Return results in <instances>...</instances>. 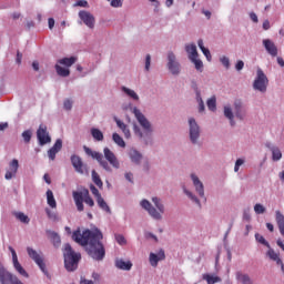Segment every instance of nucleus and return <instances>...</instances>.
I'll use <instances>...</instances> for the list:
<instances>
[{
  "label": "nucleus",
  "mask_w": 284,
  "mask_h": 284,
  "mask_svg": "<svg viewBox=\"0 0 284 284\" xmlns=\"http://www.w3.org/2000/svg\"><path fill=\"white\" fill-rule=\"evenodd\" d=\"M133 114L135 119L139 121L140 125H142L144 130L145 136H150L152 134V124H150V121H148V118L141 113V110L134 108Z\"/></svg>",
  "instance_id": "nucleus-10"
},
{
  "label": "nucleus",
  "mask_w": 284,
  "mask_h": 284,
  "mask_svg": "<svg viewBox=\"0 0 284 284\" xmlns=\"http://www.w3.org/2000/svg\"><path fill=\"white\" fill-rule=\"evenodd\" d=\"M191 179L193 181V185L196 190V192L199 193V196H201L202 199L205 197V190L203 186V182L201 180H199V176L191 174Z\"/></svg>",
  "instance_id": "nucleus-22"
},
{
  "label": "nucleus",
  "mask_w": 284,
  "mask_h": 284,
  "mask_svg": "<svg viewBox=\"0 0 284 284\" xmlns=\"http://www.w3.org/2000/svg\"><path fill=\"white\" fill-rule=\"evenodd\" d=\"M254 212L255 214H265L266 209L263 206V204L257 203L254 205Z\"/></svg>",
  "instance_id": "nucleus-48"
},
{
  "label": "nucleus",
  "mask_w": 284,
  "mask_h": 284,
  "mask_svg": "<svg viewBox=\"0 0 284 284\" xmlns=\"http://www.w3.org/2000/svg\"><path fill=\"white\" fill-rule=\"evenodd\" d=\"M206 105H207L209 110L214 112V110H216V97L209 99L206 102Z\"/></svg>",
  "instance_id": "nucleus-45"
},
{
  "label": "nucleus",
  "mask_w": 284,
  "mask_h": 284,
  "mask_svg": "<svg viewBox=\"0 0 284 284\" xmlns=\"http://www.w3.org/2000/svg\"><path fill=\"white\" fill-rule=\"evenodd\" d=\"M184 193L186 194V196H189V199H191V201H194V203H196L197 205H201V201H199V197L192 194V192L184 190Z\"/></svg>",
  "instance_id": "nucleus-50"
},
{
  "label": "nucleus",
  "mask_w": 284,
  "mask_h": 284,
  "mask_svg": "<svg viewBox=\"0 0 284 284\" xmlns=\"http://www.w3.org/2000/svg\"><path fill=\"white\" fill-rule=\"evenodd\" d=\"M115 241L119 243V245H126L128 241L125 240V236L121 234H115Z\"/></svg>",
  "instance_id": "nucleus-51"
},
{
  "label": "nucleus",
  "mask_w": 284,
  "mask_h": 284,
  "mask_svg": "<svg viewBox=\"0 0 284 284\" xmlns=\"http://www.w3.org/2000/svg\"><path fill=\"white\" fill-rule=\"evenodd\" d=\"M74 6L79 7V8H88V1L87 0H79V1L75 2Z\"/></svg>",
  "instance_id": "nucleus-59"
},
{
  "label": "nucleus",
  "mask_w": 284,
  "mask_h": 284,
  "mask_svg": "<svg viewBox=\"0 0 284 284\" xmlns=\"http://www.w3.org/2000/svg\"><path fill=\"white\" fill-rule=\"evenodd\" d=\"M0 283L1 284H23L17 275L8 272L6 267L1 266L0 264Z\"/></svg>",
  "instance_id": "nucleus-9"
},
{
  "label": "nucleus",
  "mask_w": 284,
  "mask_h": 284,
  "mask_svg": "<svg viewBox=\"0 0 284 284\" xmlns=\"http://www.w3.org/2000/svg\"><path fill=\"white\" fill-rule=\"evenodd\" d=\"M72 240L82 245L87 246V252L94 261H103L105 258V246H103V233L101 230L95 229L93 231L85 230L81 233V230H77L72 234Z\"/></svg>",
  "instance_id": "nucleus-1"
},
{
  "label": "nucleus",
  "mask_w": 284,
  "mask_h": 284,
  "mask_svg": "<svg viewBox=\"0 0 284 284\" xmlns=\"http://www.w3.org/2000/svg\"><path fill=\"white\" fill-rule=\"evenodd\" d=\"M63 256L64 267L67 272H74V270L79 267V261H81V253L74 252V250H72V245L65 244Z\"/></svg>",
  "instance_id": "nucleus-4"
},
{
  "label": "nucleus",
  "mask_w": 284,
  "mask_h": 284,
  "mask_svg": "<svg viewBox=\"0 0 284 284\" xmlns=\"http://www.w3.org/2000/svg\"><path fill=\"white\" fill-rule=\"evenodd\" d=\"M77 63V58L71 57V58H63L58 60L59 65H64L65 68H72Z\"/></svg>",
  "instance_id": "nucleus-31"
},
{
  "label": "nucleus",
  "mask_w": 284,
  "mask_h": 284,
  "mask_svg": "<svg viewBox=\"0 0 284 284\" xmlns=\"http://www.w3.org/2000/svg\"><path fill=\"white\" fill-rule=\"evenodd\" d=\"M255 239H256L257 243H261L262 245H265V247H270V242L266 241L263 235L256 233Z\"/></svg>",
  "instance_id": "nucleus-47"
},
{
  "label": "nucleus",
  "mask_w": 284,
  "mask_h": 284,
  "mask_svg": "<svg viewBox=\"0 0 284 284\" xmlns=\"http://www.w3.org/2000/svg\"><path fill=\"white\" fill-rule=\"evenodd\" d=\"M166 65L171 74H174V75L181 74V63L176 61V55L172 51L168 53Z\"/></svg>",
  "instance_id": "nucleus-11"
},
{
  "label": "nucleus",
  "mask_w": 284,
  "mask_h": 284,
  "mask_svg": "<svg viewBox=\"0 0 284 284\" xmlns=\"http://www.w3.org/2000/svg\"><path fill=\"white\" fill-rule=\"evenodd\" d=\"M191 61L194 63L195 70H197V72H203V61H201L199 58H193Z\"/></svg>",
  "instance_id": "nucleus-44"
},
{
  "label": "nucleus",
  "mask_w": 284,
  "mask_h": 284,
  "mask_svg": "<svg viewBox=\"0 0 284 284\" xmlns=\"http://www.w3.org/2000/svg\"><path fill=\"white\" fill-rule=\"evenodd\" d=\"M90 191L93 194V196H95V199H99V196H101L99 189H97V186H94V184L90 185Z\"/></svg>",
  "instance_id": "nucleus-53"
},
{
  "label": "nucleus",
  "mask_w": 284,
  "mask_h": 284,
  "mask_svg": "<svg viewBox=\"0 0 284 284\" xmlns=\"http://www.w3.org/2000/svg\"><path fill=\"white\" fill-rule=\"evenodd\" d=\"M97 203L99 205V207L101 210H103L104 212H108V214H110L112 211L110 210V206L108 205V202H105V200L103 199V196H99L97 199Z\"/></svg>",
  "instance_id": "nucleus-34"
},
{
  "label": "nucleus",
  "mask_w": 284,
  "mask_h": 284,
  "mask_svg": "<svg viewBox=\"0 0 284 284\" xmlns=\"http://www.w3.org/2000/svg\"><path fill=\"white\" fill-rule=\"evenodd\" d=\"M27 253L30 260L33 261L36 265H38V267H40L41 272H43L45 276H48V268L45 267V260L43 257V253L38 252L30 246L27 247Z\"/></svg>",
  "instance_id": "nucleus-7"
},
{
  "label": "nucleus",
  "mask_w": 284,
  "mask_h": 284,
  "mask_svg": "<svg viewBox=\"0 0 284 284\" xmlns=\"http://www.w3.org/2000/svg\"><path fill=\"white\" fill-rule=\"evenodd\" d=\"M91 134L95 141H103V132L99 129H91Z\"/></svg>",
  "instance_id": "nucleus-43"
},
{
  "label": "nucleus",
  "mask_w": 284,
  "mask_h": 284,
  "mask_svg": "<svg viewBox=\"0 0 284 284\" xmlns=\"http://www.w3.org/2000/svg\"><path fill=\"white\" fill-rule=\"evenodd\" d=\"M266 256H268V258H271V261H275L277 263V265L283 264V260H281V257L278 256V253H275V251L271 246L268 247Z\"/></svg>",
  "instance_id": "nucleus-32"
},
{
  "label": "nucleus",
  "mask_w": 284,
  "mask_h": 284,
  "mask_svg": "<svg viewBox=\"0 0 284 284\" xmlns=\"http://www.w3.org/2000/svg\"><path fill=\"white\" fill-rule=\"evenodd\" d=\"M149 261L152 267H158L159 261H165V251L160 250L158 254L150 253Z\"/></svg>",
  "instance_id": "nucleus-19"
},
{
  "label": "nucleus",
  "mask_w": 284,
  "mask_h": 284,
  "mask_svg": "<svg viewBox=\"0 0 284 284\" xmlns=\"http://www.w3.org/2000/svg\"><path fill=\"white\" fill-rule=\"evenodd\" d=\"M73 201L75 203V207L78 212H83L84 206L83 203L89 205V207H94V200L90 196V191L88 189H84L83 191H73Z\"/></svg>",
  "instance_id": "nucleus-5"
},
{
  "label": "nucleus",
  "mask_w": 284,
  "mask_h": 284,
  "mask_svg": "<svg viewBox=\"0 0 284 284\" xmlns=\"http://www.w3.org/2000/svg\"><path fill=\"white\" fill-rule=\"evenodd\" d=\"M92 181L98 187H103V181H101V176L94 170L92 171Z\"/></svg>",
  "instance_id": "nucleus-39"
},
{
  "label": "nucleus",
  "mask_w": 284,
  "mask_h": 284,
  "mask_svg": "<svg viewBox=\"0 0 284 284\" xmlns=\"http://www.w3.org/2000/svg\"><path fill=\"white\" fill-rule=\"evenodd\" d=\"M265 148L271 150L273 161H281V159H283V153L281 152V149H278V146L272 144L271 142H266Z\"/></svg>",
  "instance_id": "nucleus-20"
},
{
  "label": "nucleus",
  "mask_w": 284,
  "mask_h": 284,
  "mask_svg": "<svg viewBox=\"0 0 284 284\" xmlns=\"http://www.w3.org/2000/svg\"><path fill=\"white\" fill-rule=\"evenodd\" d=\"M115 267H118V270H123L124 272H130V270H132V262L130 261H123V260H115Z\"/></svg>",
  "instance_id": "nucleus-25"
},
{
  "label": "nucleus",
  "mask_w": 284,
  "mask_h": 284,
  "mask_svg": "<svg viewBox=\"0 0 284 284\" xmlns=\"http://www.w3.org/2000/svg\"><path fill=\"white\" fill-rule=\"evenodd\" d=\"M189 125L191 143H196V141H199V136H201V128L199 126L194 118L189 119Z\"/></svg>",
  "instance_id": "nucleus-14"
},
{
  "label": "nucleus",
  "mask_w": 284,
  "mask_h": 284,
  "mask_svg": "<svg viewBox=\"0 0 284 284\" xmlns=\"http://www.w3.org/2000/svg\"><path fill=\"white\" fill-rule=\"evenodd\" d=\"M220 61H221L222 65H224V68H226V70H230V58L224 55L220 59Z\"/></svg>",
  "instance_id": "nucleus-52"
},
{
  "label": "nucleus",
  "mask_w": 284,
  "mask_h": 284,
  "mask_svg": "<svg viewBox=\"0 0 284 284\" xmlns=\"http://www.w3.org/2000/svg\"><path fill=\"white\" fill-rule=\"evenodd\" d=\"M14 216L18 221H20V223H24L27 225L30 223V217H28V215H26L23 212H16Z\"/></svg>",
  "instance_id": "nucleus-37"
},
{
  "label": "nucleus",
  "mask_w": 284,
  "mask_h": 284,
  "mask_svg": "<svg viewBox=\"0 0 284 284\" xmlns=\"http://www.w3.org/2000/svg\"><path fill=\"white\" fill-rule=\"evenodd\" d=\"M45 214L48 219H50V221H59V216L57 215V213L48 207L45 209Z\"/></svg>",
  "instance_id": "nucleus-46"
},
{
  "label": "nucleus",
  "mask_w": 284,
  "mask_h": 284,
  "mask_svg": "<svg viewBox=\"0 0 284 284\" xmlns=\"http://www.w3.org/2000/svg\"><path fill=\"white\" fill-rule=\"evenodd\" d=\"M263 30H270V20L263 22Z\"/></svg>",
  "instance_id": "nucleus-63"
},
{
  "label": "nucleus",
  "mask_w": 284,
  "mask_h": 284,
  "mask_svg": "<svg viewBox=\"0 0 284 284\" xmlns=\"http://www.w3.org/2000/svg\"><path fill=\"white\" fill-rule=\"evenodd\" d=\"M80 284H94V282L90 281V280H85V278H81Z\"/></svg>",
  "instance_id": "nucleus-64"
},
{
  "label": "nucleus",
  "mask_w": 284,
  "mask_h": 284,
  "mask_svg": "<svg viewBox=\"0 0 284 284\" xmlns=\"http://www.w3.org/2000/svg\"><path fill=\"white\" fill-rule=\"evenodd\" d=\"M234 112L235 116L240 119V121H243L245 119V110L243 109V102L240 100H236L234 102Z\"/></svg>",
  "instance_id": "nucleus-24"
},
{
  "label": "nucleus",
  "mask_w": 284,
  "mask_h": 284,
  "mask_svg": "<svg viewBox=\"0 0 284 284\" xmlns=\"http://www.w3.org/2000/svg\"><path fill=\"white\" fill-rule=\"evenodd\" d=\"M22 138L24 143H30V141L32 140V131L27 130L22 133Z\"/></svg>",
  "instance_id": "nucleus-49"
},
{
  "label": "nucleus",
  "mask_w": 284,
  "mask_h": 284,
  "mask_svg": "<svg viewBox=\"0 0 284 284\" xmlns=\"http://www.w3.org/2000/svg\"><path fill=\"white\" fill-rule=\"evenodd\" d=\"M19 172V160L13 159L10 163H9V169L7 170L6 174H4V179L7 181H10L11 179H14V176H17V173Z\"/></svg>",
  "instance_id": "nucleus-17"
},
{
  "label": "nucleus",
  "mask_w": 284,
  "mask_h": 284,
  "mask_svg": "<svg viewBox=\"0 0 284 284\" xmlns=\"http://www.w3.org/2000/svg\"><path fill=\"white\" fill-rule=\"evenodd\" d=\"M204 281H206L207 284H214V283H220L221 277L219 276H212L210 274L203 275Z\"/></svg>",
  "instance_id": "nucleus-40"
},
{
  "label": "nucleus",
  "mask_w": 284,
  "mask_h": 284,
  "mask_svg": "<svg viewBox=\"0 0 284 284\" xmlns=\"http://www.w3.org/2000/svg\"><path fill=\"white\" fill-rule=\"evenodd\" d=\"M63 108L64 110H68V111L72 110V100L70 99L64 100Z\"/></svg>",
  "instance_id": "nucleus-55"
},
{
  "label": "nucleus",
  "mask_w": 284,
  "mask_h": 284,
  "mask_svg": "<svg viewBox=\"0 0 284 284\" xmlns=\"http://www.w3.org/2000/svg\"><path fill=\"white\" fill-rule=\"evenodd\" d=\"M115 123H116L118 128H120V130H122L125 139H130L131 133H130V129H128V125L125 123H123V121H121L116 118H115Z\"/></svg>",
  "instance_id": "nucleus-33"
},
{
  "label": "nucleus",
  "mask_w": 284,
  "mask_h": 284,
  "mask_svg": "<svg viewBox=\"0 0 284 284\" xmlns=\"http://www.w3.org/2000/svg\"><path fill=\"white\" fill-rule=\"evenodd\" d=\"M84 152L88 154V156H92L98 161V163L105 170V172H112L113 166L115 170H119L121 168V163L119 162V159L112 152L109 148H104V159H103V153H99L97 151H92V149L84 146ZM110 163V164H109ZM111 165V166H110Z\"/></svg>",
  "instance_id": "nucleus-2"
},
{
  "label": "nucleus",
  "mask_w": 284,
  "mask_h": 284,
  "mask_svg": "<svg viewBox=\"0 0 284 284\" xmlns=\"http://www.w3.org/2000/svg\"><path fill=\"white\" fill-rule=\"evenodd\" d=\"M185 51L187 52L189 54V59L190 61L192 59H199V51H196V44H187L185 47Z\"/></svg>",
  "instance_id": "nucleus-28"
},
{
  "label": "nucleus",
  "mask_w": 284,
  "mask_h": 284,
  "mask_svg": "<svg viewBox=\"0 0 284 284\" xmlns=\"http://www.w3.org/2000/svg\"><path fill=\"white\" fill-rule=\"evenodd\" d=\"M129 155H130L132 163H136V165H139L141 163V160L143 159V155L134 149H132L129 152Z\"/></svg>",
  "instance_id": "nucleus-30"
},
{
  "label": "nucleus",
  "mask_w": 284,
  "mask_h": 284,
  "mask_svg": "<svg viewBox=\"0 0 284 284\" xmlns=\"http://www.w3.org/2000/svg\"><path fill=\"white\" fill-rule=\"evenodd\" d=\"M112 139H113L114 143H116V145H119V148H125V141H123V138H121V135H119V133H113Z\"/></svg>",
  "instance_id": "nucleus-41"
},
{
  "label": "nucleus",
  "mask_w": 284,
  "mask_h": 284,
  "mask_svg": "<svg viewBox=\"0 0 284 284\" xmlns=\"http://www.w3.org/2000/svg\"><path fill=\"white\" fill-rule=\"evenodd\" d=\"M79 18L84 23V26H87V28H90L91 30L94 29V23L97 22V20L94 19V16L90 13V11H80Z\"/></svg>",
  "instance_id": "nucleus-16"
},
{
  "label": "nucleus",
  "mask_w": 284,
  "mask_h": 284,
  "mask_svg": "<svg viewBox=\"0 0 284 284\" xmlns=\"http://www.w3.org/2000/svg\"><path fill=\"white\" fill-rule=\"evenodd\" d=\"M152 64V57L150 54H146L145 57V70L146 72H150V65Z\"/></svg>",
  "instance_id": "nucleus-54"
},
{
  "label": "nucleus",
  "mask_w": 284,
  "mask_h": 284,
  "mask_svg": "<svg viewBox=\"0 0 284 284\" xmlns=\"http://www.w3.org/2000/svg\"><path fill=\"white\" fill-rule=\"evenodd\" d=\"M47 203L49 207H51L52 210H57V200L54 199V193L52 192V190L47 191Z\"/></svg>",
  "instance_id": "nucleus-29"
},
{
  "label": "nucleus",
  "mask_w": 284,
  "mask_h": 284,
  "mask_svg": "<svg viewBox=\"0 0 284 284\" xmlns=\"http://www.w3.org/2000/svg\"><path fill=\"white\" fill-rule=\"evenodd\" d=\"M243 68H245V62H243V60H239L235 64V69L237 70V72H241Z\"/></svg>",
  "instance_id": "nucleus-57"
},
{
  "label": "nucleus",
  "mask_w": 284,
  "mask_h": 284,
  "mask_svg": "<svg viewBox=\"0 0 284 284\" xmlns=\"http://www.w3.org/2000/svg\"><path fill=\"white\" fill-rule=\"evenodd\" d=\"M27 253L30 260L33 261L36 265H38V267H40L41 272H43L45 276H48V268L45 267V260L43 257V253L38 252L30 246L27 247Z\"/></svg>",
  "instance_id": "nucleus-6"
},
{
  "label": "nucleus",
  "mask_w": 284,
  "mask_h": 284,
  "mask_svg": "<svg viewBox=\"0 0 284 284\" xmlns=\"http://www.w3.org/2000/svg\"><path fill=\"white\" fill-rule=\"evenodd\" d=\"M250 19L252 20L253 23H257L258 16H256L254 12H251L250 13Z\"/></svg>",
  "instance_id": "nucleus-60"
},
{
  "label": "nucleus",
  "mask_w": 284,
  "mask_h": 284,
  "mask_svg": "<svg viewBox=\"0 0 284 284\" xmlns=\"http://www.w3.org/2000/svg\"><path fill=\"white\" fill-rule=\"evenodd\" d=\"M37 138L40 145H47V143L52 142V138H50V133L48 132V126L45 124L39 125Z\"/></svg>",
  "instance_id": "nucleus-12"
},
{
  "label": "nucleus",
  "mask_w": 284,
  "mask_h": 284,
  "mask_svg": "<svg viewBox=\"0 0 284 284\" xmlns=\"http://www.w3.org/2000/svg\"><path fill=\"white\" fill-rule=\"evenodd\" d=\"M235 278L239 284H254V280L247 273H243L242 271H237L235 273Z\"/></svg>",
  "instance_id": "nucleus-23"
},
{
  "label": "nucleus",
  "mask_w": 284,
  "mask_h": 284,
  "mask_svg": "<svg viewBox=\"0 0 284 284\" xmlns=\"http://www.w3.org/2000/svg\"><path fill=\"white\" fill-rule=\"evenodd\" d=\"M55 72L59 77H70V69L61 67V64H55Z\"/></svg>",
  "instance_id": "nucleus-35"
},
{
  "label": "nucleus",
  "mask_w": 284,
  "mask_h": 284,
  "mask_svg": "<svg viewBox=\"0 0 284 284\" xmlns=\"http://www.w3.org/2000/svg\"><path fill=\"white\" fill-rule=\"evenodd\" d=\"M9 252H11L12 263H13V267H14L16 272H18V274H20V276L28 278L30 275L28 274L26 268H23L21 263H19V257L17 256V251H14V248L12 246H9Z\"/></svg>",
  "instance_id": "nucleus-13"
},
{
  "label": "nucleus",
  "mask_w": 284,
  "mask_h": 284,
  "mask_svg": "<svg viewBox=\"0 0 284 284\" xmlns=\"http://www.w3.org/2000/svg\"><path fill=\"white\" fill-rule=\"evenodd\" d=\"M47 235L51 243H53L54 247H59V245H61V236H59V233L54 231H47Z\"/></svg>",
  "instance_id": "nucleus-27"
},
{
  "label": "nucleus",
  "mask_w": 284,
  "mask_h": 284,
  "mask_svg": "<svg viewBox=\"0 0 284 284\" xmlns=\"http://www.w3.org/2000/svg\"><path fill=\"white\" fill-rule=\"evenodd\" d=\"M133 132L135 136H139V139H143V133L141 132V129L139 126L134 125Z\"/></svg>",
  "instance_id": "nucleus-58"
},
{
  "label": "nucleus",
  "mask_w": 284,
  "mask_h": 284,
  "mask_svg": "<svg viewBox=\"0 0 284 284\" xmlns=\"http://www.w3.org/2000/svg\"><path fill=\"white\" fill-rule=\"evenodd\" d=\"M48 23H49V29L52 30V28H54V19L49 18Z\"/></svg>",
  "instance_id": "nucleus-62"
},
{
  "label": "nucleus",
  "mask_w": 284,
  "mask_h": 284,
  "mask_svg": "<svg viewBox=\"0 0 284 284\" xmlns=\"http://www.w3.org/2000/svg\"><path fill=\"white\" fill-rule=\"evenodd\" d=\"M263 45H264L266 52H268L271 54V57L278 55V48H276V44H274V42L272 40H270V39L263 40Z\"/></svg>",
  "instance_id": "nucleus-21"
},
{
  "label": "nucleus",
  "mask_w": 284,
  "mask_h": 284,
  "mask_svg": "<svg viewBox=\"0 0 284 284\" xmlns=\"http://www.w3.org/2000/svg\"><path fill=\"white\" fill-rule=\"evenodd\" d=\"M275 221L277 223V227L280 230V234L284 236V215L281 211L275 212Z\"/></svg>",
  "instance_id": "nucleus-26"
},
{
  "label": "nucleus",
  "mask_w": 284,
  "mask_h": 284,
  "mask_svg": "<svg viewBox=\"0 0 284 284\" xmlns=\"http://www.w3.org/2000/svg\"><path fill=\"white\" fill-rule=\"evenodd\" d=\"M204 111H205V104L203 103V99L200 98L199 112H204Z\"/></svg>",
  "instance_id": "nucleus-61"
},
{
  "label": "nucleus",
  "mask_w": 284,
  "mask_h": 284,
  "mask_svg": "<svg viewBox=\"0 0 284 284\" xmlns=\"http://www.w3.org/2000/svg\"><path fill=\"white\" fill-rule=\"evenodd\" d=\"M268 83L270 80L267 79V75H265V72H263L262 69H257V74L253 82L254 90H258V92H267Z\"/></svg>",
  "instance_id": "nucleus-8"
},
{
  "label": "nucleus",
  "mask_w": 284,
  "mask_h": 284,
  "mask_svg": "<svg viewBox=\"0 0 284 284\" xmlns=\"http://www.w3.org/2000/svg\"><path fill=\"white\" fill-rule=\"evenodd\" d=\"M197 45L203 52L204 57H206L207 61H212V53H210V49L205 48V45L203 44V40H199Z\"/></svg>",
  "instance_id": "nucleus-36"
},
{
  "label": "nucleus",
  "mask_w": 284,
  "mask_h": 284,
  "mask_svg": "<svg viewBox=\"0 0 284 284\" xmlns=\"http://www.w3.org/2000/svg\"><path fill=\"white\" fill-rule=\"evenodd\" d=\"M62 148H63V141H61V139H58L53 144V146L48 151V156L50 161H54L57 159V154L61 152Z\"/></svg>",
  "instance_id": "nucleus-18"
},
{
  "label": "nucleus",
  "mask_w": 284,
  "mask_h": 284,
  "mask_svg": "<svg viewBox=\"0 0 284 284\" xmlns=\"http://www.w3.org/2000/svg\"><path fill=\"white\" fill-rule=\"evenodd\" d=\"M122 91H124L128 94V97H130L134 101H139V94H136V92H134V90H131L126 87H122Z\"/></svg>",
  "instance_id": "nucleus-42"
},
{
  "label": "nucleus",
  "mask_w": 284,
  "mask_h": 284,
  "mask_svg": "<svg viewBox=\"0 0 284 284\" xmlns=\"http://www.w3.org/2000/svg\"><path fill=\"white\" fill-rule=\"evenodd\" d=\"M152 202L154 203V206H152V203H150V201L148 200H142L140 205L141 207H143V210H146V212H149L150 216H152V219H154L155 221H161L162 215L165 212V206L163 205V203L161 202V199L159 197H152Z\"/></svg>",
  "instance_id": "nucleus-3"
},
{
  "label": "nucleus",
  "mask_w": 284,
  "mask_h": 284,
  "mask_svg": "<svg viewBox=\"0 0 284 284\" xmlns=\"http://www.w3.org/2000/svg\"><path fill=\"white\" fill-rule=\"evenodd\" d=\"M71 164L78 174H85V172H88V165L83 163L81 156L77 154L71 155Z\"/></svg>",
  "instance_id": "nucleus-15"
},
{
  "label": "nucleus",
  "mask_w": 284,
  "mask_h": 284,
  "mask_svg": "<svg viewBox=\"0 0 284 284\" xmlns=\"http://www.w3.org/2000/svg\"><path fill=\"white\" fill-rule=\"evenodd\" d=\"M224 116L230 120L231 125H234V113L231 106H224Z\"/></svg>",
  "instance_id": "nucleus-38"
},
{
  "label": "nucleus",
  "mask_w": 284,
  "mask_h": 284,
  "mask_svg": "<svg viewBox=\"0 0 284 284\" xmlns=\"http://www.w3.org/2000/svg\"><path fill=\"white\" fill-rule=\"evenodd\" d=\"M111 6H112V8H122L123 7V1H121V0H111Z\"/></svg>",
  "instance_id": "nucleus-56"
}]
</instances>
